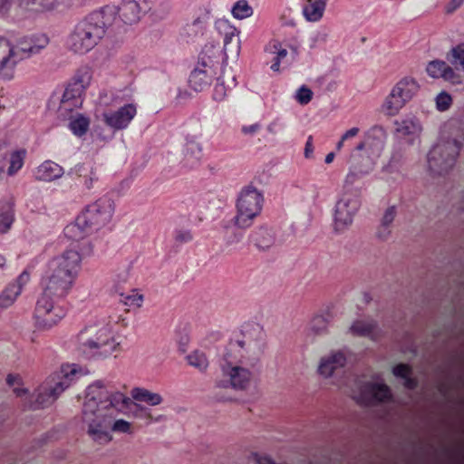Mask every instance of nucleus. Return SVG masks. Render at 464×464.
<instances>
[{
    "label": "nucleus",
    "instance_id": "cd10ccee",
    "mask_svg": "<svg viewBox=\"0 0 464 464\" xmlns=\"http://www.w3.org/2000/svg\"><path fill=\"white\" fill-rule=\"evenodd\" d=\"M85 88L82 84L73 82L71 80L65 87L60 102L66 103L72 101V105L77 107L82 104V96L84 93Z\"/></svg>",
    "mask_w": 464,
    "mask_h": 464
},
{
    "label": "nucleus",
    "instance_id": "c85d7f7f",
    "mask_svg": "<svg viewBox=\"0 0 464 464\" xmlns=\"http://www.w3.org/2000/svg\"><path fill=\"white\" fill-rule=\"evenodd\" d=\"M249 240L257 248L265 250L269 248L274 244L275 237L268 228L260 227L251 233Z\"/></svg>",
    "mask_w": 464,
    "mask_h": 464
},
{
    "label": "nucleus",
    "instance_id": "a878e982",
    "mask_svg": "<svg viewBox=\"0 0 464 464\" xmlns=\"http://www.w3.org/2000/svg\"><path fill=\"white\" fill-rule=\"evenodd\" d=\"M327 0H307L303 6V14L309 22H318L322 19Z\"/></svg>",
    "mask_w": 464,
    "mask_h": 464
},
{
    "label": "nucleus",
    "instance_id": "69168bd1",
    "mask_svg": "<svg viewBox=\"0 0 464 464\" xmlns=\"http://www.w3.org/2000/svg\"><path fill=\"white\" fill-rule=\"evenodd\" d=\"M355 150H357V151L367 150L368 151V144H367L365 139L356 145Z\"/></svg>",
    "mask_w": 464,
    "mask_h": 464
},
{
    "label": "nucleus",
    "instance_id": "6ab92c4d",
    "mask_svg": "<svg viewBox=\"0 0 464 464\" xmlns=\"http://www.w3.org/2000/svg\"><path fill=\"white\" fill-rule=\"evenodd\" d=\"M83 219L84 218H82V213L78 214V216L75 218V220L68 224L63 228L64 237L73 240V243L90 241L85 237L93 231L89 226V224L85 225Z\"/></svg>",
    "mask_w": 464,
    "mask_h": 464
},
{
    "label": "nucleus",
    "instance_id": "a211bd4d",
    "mask_svg": "<svg viewBox=\"0 0 464 464\" xmlns=\"http://www.w3.org/2000/svg\"><path fill=\"white\" fill-rule=\"evenodd\" d=\"M30 281V273L24 270L16 280L10 283L0 295V307L7 308L11 306L16 298L20 295L23 287Z\"/></svg>",
    "mask_w": 464,
    "mask_h": 464
},
{
    "label": "nucleus",
    "instance_id": "a19ab883",
    "mask_svg": "<svg viewBox=\"0 0 464 464\" xmlns=\"http://www.w3.org/2000/svg\"><path fill=\"white\" fill-rule=\"evenodd\" d=\"M92 78V70L91 66L84 64L80 66L71 80L80 84H82L85 88L91 83Z\"/></svg>",
    "mask_w": 464,
    "mask_h": 464
},
{
    "label": "nucleus",
    "instance_id": "e433bc0d",
    "mask_svg": "<svg viewBox=\"0 0 464 464\" xmlns=\"http://www.w3.org/2000/svg\"><path fill=\"white\" fill-rule=\"evenodd\" d=\"M26 151L24 150H14L12 153L8 152L9 166L6 173L8 176H14L24 166Z\"/></svg>",
    "mask_w": 464,
    "mask_h": 464
},
{
    "label": "nucleus",
    "instance_id": "1a4fd4ad",
    "mask_svg": "<svg viewBox=\"0 0 464 464\" xmlns=\"http://www.w3.org/2000/svg\"><path fill=\"white\" fill-rule=\"evenodd\" d=\"M57 389L58 376L53 374L36 389L34 396H29V391L25 388H14V393L19 398L25 396L24 410L35 411L51 405L56 398Z\"/></svg>",
    "mask_w": 464,
    "mask_h": 464
},
{
    "label": "nucleus",
    "instance_id": "3c124183",
    "mask_svg": "<svg viewBox=\"0 0 464 464\" xmlns=\"http://www.w3.org/2000/svg\"><path fill=\"white\" fill-rule=\"evenodd\" d=\"M56 0H27L28 5H37L44 10H49L54 7Z\"/></svg>",
    "mask_w": 464,
    "mask_h": 464
},
{
    "label": "nucleus",
    "instance_id": "bb28decb",
    "mask_svg": "<svg viewBox=\"0 0 464 464\" xmlns=\"http://www.w3.org/2000/svg\"><path fill=\"white\" fill-rule=\"evenodd\" d=\"M15 221L14 204L6 201L0 205V233H8Z\"/></svg>",
    "mask_w": 464,
    "mask_h": 464
},
{
    "label": "nucleus",
    "instance_id": "4d7b16f0",
    "mask_svg": "<svg viewBox=\"0 0 464 464\" xmlns=\"http://www.w3.org/2000/svg\"><path fill=\"white\" fill-rule=\"evenodd\" d=\"M260 129H261V126L259 123H254L251 125H244L241 128V131H242V133H244L246 135H253L256 132H257Z\"/></svg>",
    "mask_w": 464,
    "mask_h": 464
},
{
    "label": "nucleus",
    "instance_id": "6e6d98bb",
    "mask_svg": "<svg viewBox=\"0 0 464 464\" xmlns=\"http://www.w3.org/2000/svg\"><path fill=\"white\" fill-rule=\"evenodd\" d=\"M226 96V89L224 84H216L213 92V99L215 101H223Z\"/></svg>",
    "mask_w": 464,
    "mask_h": 464
},
{
    "label": "nucleus",
    "instance_id": "bf43d9fd",
    "mask_svg": "<svg viewBox=\"0 0 464 464\" xmlns=\"http://www.w3.org/2000/svg\"><path fill=\"white\" fill-rule=\"evenodd\" d=\"M403 380L405 388L409 390H414L418 387V381L416 378L408 375L407 377L403 378Z\"/></svg>",
    "mask_w": 464,
    "mask_h": 464
},
{
    "label": "nucleus",
    "instance_id": "37998d69",
    "mask_svg": "<svg viewBox=\"0 0 464 464\" xmlns=\"http://www.w3.org/2000/svg\"><path fill=\"white\" fill-rule=\"evenodd\" d=\"M123 297L122 302L129 306H136L140 307L144 301L143 295H140L137 292V290H132L130 295H121Z\"/></svg>",
    "mask_w": 464,
    "mask_h": 464
},
{
    "label": "nucleus",
    "instance_id": "412c9836",
    "mask_svg": "<svg viewBox=\"0 0 464 464\" xmlns=\"http://www.w3.org/2000/svg\"><path fill=\"white\" fill-rule=\"evenodd\" d=\"M85 374L82 367L76 363H66L60 366V392L74 384Z\"/></svg>",
    "mask_w": 464,
    "mask_h": 464
},
{
    "label": "nucleus",
    "instance_id": "72a5a7b5",
    "mask_svg": "<svg viewBox=\"0 0 464 464\" xmlns=\"http://www.w3.org/2000/svg\"><path fill=\"white\" fill-rule=\"evenodd\" d=\"M35 179L49 182L58 178L57 164L52 160H45L35 171Z\"/></svg>",
    "mask_w": 464,
    "mask_h": 464
},
{
    "label": "nucleus",
    "instance_id": "58836bf2",
    "mask_svg": "<svg viewBox=\"0 0 464 464\" xmlns=\"http://www.w3.org/2000/svg\"><path fill=\"white\" fill-rule=\"evenodd\" d=\"M185 158L191 164L198 163L202 158V146L195 140H188L185 145Z\"/></svg>",
    "mask_w": 464,
    "mask_h": 464
},
{
    "label": "nucleus",
    "instance_id": "4c0bfd02",
    "mask_svg": "<svg viewBox=\"0 0 464 464\" xmlns=\"http://www.w3.org/2000/svg\"><path fill=\"white\" fill-rule=\"evenodd\" d=\"M204 24V20L201 17L193 19L192 22L186 24L183 27L182 35L185 36L188 41L194 39L203 34L205 28Z\"/></svg>",
    "mask_w": 464,
    "mask_h": 464
},
{
    "label": "nucleus",
    "instance_id": "dca6fc26",
    "mask_svg": "<svg viewBox=\"0 0 464 464\" xmlns=\"http://www.w3.org/2000/svg\"><path fill=\"white\" fill-rule=\"evenodd\" d=\"M215 77V72L211 65L202 58L197 67L191 72L188 83L195 92H202L208 88Z\"/></svg>",
    "mask_w": 464,
    "mask_h": 464
},
{
    "label": "nucleus",
    "instance_id": "20e7f679",
    "mask_svg": "<svg viewBox=\"0 0 464 464\" xmlns=\"http://www.w3.org/2000/svg\"><path fill=\"white\" fill-rule=\"evenodd\" d=\"M48 37L44 34H34L21 40L13 47L8 40L0 37V72L2 76L10 80L14 76V68L21 60L39 53L48 44Z\"/></svg>",
    "mask_w": 464,
    "mask_h": 464
},
{
    "label": "nucleus",
    "instance_id": "a18cd8bd",
    "mask_svg": "<svg viewBox=\"0 0 464 464\" xmlns=\"http://www.w3.org/2000/svg\"><path fill=\"white\" fill-rule=\"evenodd\" d=\"M313 94L311 89L303 85L297 90L295 99L300 104L306 105L312 101Z\"/></svg>",
    "mask_w": 464,
    "mask_h": 464
},
{
    "label": "nucleus",
    "instance_id": "6e6552de",
    "mask_svg": "<svg viewBox=\"0 0 464 464\" xmlns=\"http://www.w3.org/2000/svg\"><path fill=\"white\" fill-rule=\"evenodd\" d=\"M220 376L216 380V385L219 388L244 391L252 379V372L239 362H236L229 353H226L220 363Z\"/></svg>",
    "mask_w": 464,
    "mask_h": 464
},
{
    "label": "nucleus",
    "instance_id": "39448f33",
    "mask_svg": "<svg viewBox=\"0 0 464 464\" xmlns=\"http://www.w3.org/2000/svg\"><path fill=\"white\" fill-rule=\"evenodd\" d=\"M120 338L111 322L102 326L88 325L78 335L79 348L83 353L107 357L121 350Z\"/></svg>",
    "mask_w": 464,
    "mask_h": 464
},
{
    "label": "nucleus",
    "instance_id": "13d9d810",
    "mask_svg": "<svg viewBox=\"0 0 464 464\" xmlns=\"http://www.w3.org/2000/svg\"><path fill=\"white\" fill-rule=\"evenodd\" d=\"M57 100L58 99H57V97L55 96L54 93L48 100L46 107H47V111L50 113H56V112H58Z\"/></svg>",
    "mask_w": 464,
    "mask_h": 464
},
{
    "label": "nucleus",
    "instance_id": "774afa93",
    "mask_svg": "<svg viewBox=\"0 0 464 464\" xmlns=\"http://www.w3.org/2000/svg\"><path fill=\"white\" fill-rule=\"evenodd\" d=\"M334 152H330V153H328L325 156L324 161H325L326 164H330V163H332L334 161Z\"/></svg>",
    "mask_w": 464,
    "mask_h": 464
},
{
    "label": "nucleus",
    "instance_id": "f257e3e1",
    "mask_svg": "<svg viewBox=\"0 0 464 464\" xmlns=\"http://www.w3.org/2000/svg\"><path fill=\"white\" fill-rule=\"evenodd\" d=\"M132 404L130 398L102 381L90 384L82 411V423L89 437L99 444H107L112 440L111 431L132 433L129 421L116 420L119 414L127 413Z\"/></svg>",
    "mask_w": 464,
    "mask_h": 464
},
{
    "label": "nucleus",
    "instance_id": "f8f14e48",
    "mask_svg": "<svg viewBox=\"0 0 464 464\" xmlns=\"http://www.w3.org/2000/svg\"><path fill=\"white\" fill-rule=\"evenodd\" d=\"M361 207L360 191H343L335 203L334 227L336 232H343L353 223Z\"/></svg>",
    "mask_w": 464,
    "mask_h": 464
},
{
    "label": "nucleus",
    "instance_id": "e2e57ef3",
    "mask_svg": "<svg viewBox=\"0 0 464 464\" xmlns=\"http://www.w3.org/2000/svg\"><path fill=\"white\" fill-rule=\"evenodd\" d=\"M464 3V0H450L447 6V12L451 13L454 12L456 9L461 6V5Z\"/></svg>",
    "mask_w": 464,
    "mask_h": 464
},
{
    "label": "nucleus",
    "instance_id": "2eb2a0df",
    "mask_svg": "<svg viewBox=\"0 0 464 464\" xmlns=\"http://www.w3.org/2000/svg\"><path fill=\"white\" fill-rule=\"evenodd\" d=\"M151 1L122 0L120 6H112L116 9V15L118 14L124 24H132L140 20L141 13L150 9Z\"/></svg>",
    "mask_w": 464,
    "mask_h": 464
},
{
    "label": "nucleus",
    "instance_id": "79ce46f5",
    "mask_svg": "<svg viewBox=\"0 0 464 464\" xmlns=\"http://www.w3.org/2000/svg\"><path fill=\"white\" fill-rule=\"evenodd\" d=\"M328 325V322L324 315H315L310 322V329L316 334H323Z\"/></svg>",
    "mask_w": 464,
    "mask_h": 464
},
{
    "label": "nucleus",
    "instance_id": "b1692460",
    "mask_svg": "<svg viewBox=\"0 0 464 464\" xmlns=\"http://www.w3.org/2000/svg\"><path fill=\"white\" fill-rule=\"evenodd\" d=\"M345 362L346 357L342 352L334 353L328 357L322 358L318 372L324 377H330L336 369L344 366Z\"/></svg>",
    "mask_w": 464,
    "mask_h": 464
},
{
    "label": "nucleus",
    "instance_id": "423d86ee",
    "mask_svg": "<svg viewBox=\"0 0 464 464\" xmlns=\"http://www.w3.org/2000/svg\"><path fill=\"white\" fill-rule=\"evenodd\" d=\"M92 254V243L82 241L71 244L60 256V296L72 288L82 269V260Z\"/></svg>",
    "mask_w": 464,
    "mask_h": 464
},
{
    "label": "nucleus",
    "instance_id": "7c9ffc66",
    "mask_svg": "<svg viewBox=\"0 0 464 464\" xmlns=\"http://www.w3.org/2000/svg\"><path fill=\"white\" fill-rule=\"evenodd\" d=\"M396 133L401 137H411L418 135L420 131V125L419 121L414 118H407L401 121H397Z\"/></svg>",
    "mask_w": 464,
    "mask_h": 464
},
{
    "label": "nucleus",
    "instance_id": "f704fd0d",
    "mask_svg": "<svg viewBox=\"0 0 464 464\" xmlns=\"http://www.w3.org/2000/svg\"><path fill=\"white\" fill-rule=\"evenodd\" d=\"M90 120L82 114H76L71 117L68 127L69 130L78 137H82L89 130Z\"/></svg>",
    "mask_w": 464,
    "mask_h": 464
},
{
    "label": "nucleus",
    "instance_id": "4be33fe9",
    "mask_svg": "<svg viewBox=\"0 0 464 464\" xmlns=\"http://www.w3.org/2000/svg\"><path fill=\"white\" fill-rule=\"evenodd\" d=\"M219 30L224 31V52L227 55L228 53H238L240 50V41L238 38L239 31L226 22L219 24Z\"/></svg>",
    "mask_w": 464,
    "mask_h": 464
},
{
    "label": "nucleus",
    "instance_id": "f03ea898",
    "mask_svg": "<svg viewBox=\"0 0 464 464\" xmlns=\"http://www.w3.org/2000/svg\"><path fill=\"white\" fill-rule=\"evenodd\" d=\"M116 19V9L105 5L79 21L66 40L67 48L74 53L85 54L99 44L107 29Z\"/></svg>",
    "mask_w": 464,
    "mask_h": 464
},
{
    "label": "nucleus",
    "instance_id": "c03bdc74",
    "mask_svg": "<svg viewBox=\"0 0 464 464\" xmlns=\"http://www.w3.org/2000/svg\"><path fill=\"white\" fill-rule=\"evenodd\" d=\"M451 63L464 70V44H459L451 51Z\"/></svg>",
    "mask_w": 464,
    "mask_h": 464
},
{
    "label": "nucleus",
    "instance_id": "393cba45",
    "mask_svg": "<svg viewBox=\"0 0 464 464\" xmlns=\"http://www.w3.org/2000/svg\"><path fill=\"white\" fill-rule=\"evenodd\" d=\"M372 162L369 161L368 164L363 167L352 166L344 179L343 191H359L358 189H354L353 186L372 170Z\"/></svg>",
    "mask_w": 464,
    "mask_h": 464
},
{
    "label": "nucleus",
    "instance_id": "0e129e2a",
    "mask_svg": "<svg viewBox=\"0 0 464 464\" xmlns=\"http://www.w3.org/2000/svg\"><path fill=\"white\" fill-rule=\"evenodd\" d=\"M438 391L440 392V394H442L443 396H447L449 392H450V387L446 384V383H440L439 386H438Z\"/></svg>",
    "mask_w": 464,
    "mask_h": 464
},
{
    "label": "nucleus",
    "instance_id": "de8ad7c7",
    "mask_svg": "<svg viewBox=\"0 0 464 464\" xmlns=\"http://www.w3.org/2000/svg\"><path fill=\"white\" fill-rule=\"evenodd\" d=\"M174 238L176 242L185 244L193 240V235L188 229H176L174 231Z\"/></svg>",
    "mask_w": 464,
    "mask_h": 464
},
{
    "label": "nucleus",
    "instance_id": "aec40b11",
    "mask_svg": "<svg viewBox=\"0 0 464 464\" xmlns=\"http://www.w3.org/2000/svg\"><path fill=\"white\" fill-rule=\"evenodd\" d=\"M364 138L368 144V151L371 155L379 157L384 148L386 131L382 126L375 125L369 129Z\"/></svg>",
    "mask_w": 464,
    "mask_h": 464
},
{
    "label": "nucleus",
    "instance_id": "f3484780",
    "mask_svg": "<svg viewBox=\"0 0 464 464\" xmlns=\"http://www.w3.org/2000/svg\"><path fill=\"white\" fill-rule=\"evenodd\" d=\"M392 397L389 386L384 383L366 382L361 389L362 401L367 404L388 401Z\"/></svg>",
    "mask_w": 464,
    "mask_h": 464
},
{
    "label": "nucleus",
    "instance_id": "9b49d317",
    "mask_svg": "<svg viewBox=\"0 0 464 464\" xmlns=\"http://www.w3.org/2000/svg\"><path fill=\"white\" fill-rule=\"evenodd\" d=\"M419 90V84L411 77L401 79L385 98L382 109L389 116H395L409 102Z\"/></svg>",
    "mask_w": 464,
    "mask_h": 464
},
{
    "label": "nucleus",
    "instance_id": "680f3d73",
    "mask_svg": "<svg viewBox=\"0 0 464 464\" xmlns=\"http://www.w3.org/2000/svg\"><path fill=\"white\" fill-rule=\"evenodd\" d=\"M6 382L9 386H13L14 383L23 384V380L19 374H8Z\"/></svg>",
    "mask_w": 464,
    "mask_h": 464
},
{
    "label": "nucleus",
    "instance_id": "9d476101",
    "mask_svg": "<svg viewBox=\"0 0 464 464\" xmlns=\"http://www.w3.org/2000/svg\"><path fill=\"white\" fill-rule=\"evenodd\" d=\"M115 212V202L107 195L86 205L81 211L83 222L89 224L93 232L109 225Z\"/></svg>",
    "mask_w": 464,
    "mask_h": 464
},
{
    "label": "nucleus",
    "instance_id": "5fc2aeb1",
    "mask_svg": "<svg viewBox=\"0 0 464 464\" xmlns=\"http://www.w3.org/2000/svg\"><path fill=\"white\" fill-rule=\"evenodd\" d=\"M8 157V150L5 143L0 142V163H3ZM5 169L4 166L0 165V181L3 179Z\"/></svg>",
    "mask_w": 464,
    "mask_h": 464
},
{
    "label": "nucleus",
    "instance_id": "c756f323",
    "mask_svg": "<svg viewBox=\"0 0 464 464\" xmlns=\"http://www.w3.org/2000/svg\"><path fill=\"white\" fill-rule=\"evenodd\" d=\"M265 51L275 55L270 69L274 72H279L281 61L286 57L287 50L282 47L280 41L273 39L266 45Z\"/></svg>",
    "mask_w": 464,
    "mask_h": 464
},
{
    "label": "nucleus",
    "instance_id": "7ed1b4c3",
    "mask_svg": "<svg viewBox=\"0 0 464 464\" xmlns=\"http://www.w3.org/2000/svg\"><path fill=\"white\" fill-rule=\"evenodd\" d=\"M58 260L53 258L47 265L43 278V294L36 303L34 318L36 325L41 329H49L57 322V314L53 310L58 299Z\"/></svg>",
    "mask_w": 464,
    "mask_h": 464
},
{
    "label": "nucleus",
    "instance_id": "8fccbe9b",
    "mask_svg": "<svg viewBox=\"0 0 464 464\" xmlns=\"http://www.w3.org/2000/svg\"><path fill=\"white\" fill-rule=\"evenodd\" d=\"M395 216H396L395 207L392 206V207L388 208L382 217V228L384 230L388 229L390 225L394 220Z\"/></svg>",
    "mask_w": 464,
    "mask_h": 464
},
{
    "label": "nucleus",
    "instance_id": "052dcab7",
    "mask_svg": "<svg viewBox=\"0 0 464 464\" xmlns=\"http://www.w3.org/2000/svg\"><path fill=\"white\" fill-rule=\"evenodd\" d=\"M360 132V129L358 127L351 128L350 130H346L343 135V140H348L355 136L358 135Z\"/></svg>",
    "mask_w": 464,
    "mask_h": 464
},
{
    "label": "nucleus",
    "instance_id": "49530a36",
    "mask_svg": "<svg viewBox=\"0 0 464 464\" xmlns=\"http://www.w3.org/2000/svg\"><path fill=\"white\" fill-rule=\"evenodd\" d=\"M451 103V96L445 92H440L436 98V106L440 111H447L450 107Z\"/></svg>",
    "mask_w": 464,
    "mask_h": 464
},
{
    "label": "nucleus",
    "instance_id": "ddd939ff",
    "mask_svg": "<svg viewBox=\"0 0 464 464\" xmlns=\"http://www.w3.org/2000/svg\"><path fill=\"white\" fill-rule=\"evenodd\" d=\"M461 147V142L457 140L434 146L427 156L429 169L437 174L447 172L454 166Z\"/></svg>",
    "mask_w": 464,
    "mask_h": 464
},
{
    "label": "nucleus",
    "instance_id": "4468645a",
    "mask_svg": "<svg viewBox=\"0 0 464 464\" xmlns=\"http://www.w3.org/2000/svg\"><path fill=\"white\" fill-rule=\"evenodd\" d=\"M137 114V107L133 103H128L120 107L117 111H110L102 113L104 123L113 130H121L129 127Z\"/></svg>",
    "mask_w": 464,
    "mask_h": 464
},
{
    "label": "nucleus",
    "instance_id": "ea45409f",
    "mask_svg": "<svg viewBox=\"0 0 464 464\" xmlns=\"http://www.w3.org/2000/svg\"><path fill=\"white\" fill-rule=\"evenodd\" d=\"M231 13L236 19L242 20L252 16L254 11L246 0H238L233 5Z\"/></svg>",
    "mask_w": 464,
    "mask_h": 464
},
{
    "label": "nucleus",
    "instance_id": "864d4df0",
    "mask_svg": "<svg viewBox=\"0 0 464 464\" xmlns=\"http://www.w3.org/2000/svg\"><path fill=\"white\" fill-rule=\"evenodd\" d=\"M314 139L313 136H308L305 146L304 155L305 159H312L314 157Z\"/></svg>",
    "mask_w": 464,
    "mask_h": 464
},
{
    "label": "nucleus",
    "instance_id": "0eeeda50",
    "mask_svg": "<svg viewBox=\"0 0 464 464\" xmlns=\"http://www.w3.org/2000/svg\"><path fill=\"white\" fill-rule=\"evenodd\" d=\"M265 202L264 195L252 185L240 190L237 201V213L233 218L234 225L241 229L249 228L255 219L261 214Z\"/></svg>",
    "mask_w": 464,
    "mask_h": 464
},
{
    "label": "nucleus",
    "instance_id": "603ef678",
    "mask_svg": "<svg viewBox=\"0 0 464 464\" xmlns=\"http://www.w3.org/2000/svg\"><path fill=\"white\" fill-rule=\"evenodd\" d=\"M98 180V176L96 170L92 168L90 170L89 176H85L83 178V185L87 189H92L93 188L94 182Z\"/></svg>",
    "mask_w": 464,
    "mask_h": 464
},
{
    "label": "nucleus",
    "instance_id": "5701e85b",
    "mask_svg": "<svg viewBox=\"0 0 464 464\" xmlns=\"http://www.w3.org/2000/svg\"><path fill=\"white\" fill-rule=\"evenodd\" d=\"M426 71L432 78H443L445 81L453 83L458 82V75L454 72L453 69L443 61L435 60L429 63Z\"/></svg>",
    "mask_w": 464,
    "mask_h": 464
},
{
    "label": "nucleus",
    "instance_id": "c9c22d12",
    "mask_svg": "<svg viewBox=\"0 0 464 464\" xmlns=\"http://www.w3.org/2000/svg\"><path fill=\"white\" fill-rule=\"evenodd\" d=\"M188 365L196 368L200 372H204L208 368L209 362L206 353L200 350H194L186 356Z\"/></svg>",
    "mask_w": 464,
    "mask_h": 464
},
{
    "label": "nucleus",
    "instance_id": "09e8293b",
    "mask_svg": "<svg viewBox=\"0 0 464 464\" xmlns=\"http://www.w3.org/2000/svg\"><path fill=\"white\" fill-rule=\"evenodd\" d=\"M392 373L394 376L403 379L411 375L412 368L409 364L399 363L392 368Z\"/></svg>",
    "mask_w": 464,
    "mask_h": 464
},
{
    "label": "nucleus",
    "instance_id": "2f4dec72",
    "mask_svg": "<svg viewBox=\"0 0 464 464\" xmlns=\"http://www.w3.org/2000/svg\"><path fill=\"white\" fill-rule=\"evenodd\" d=\"M377 329V323L373 320H357L350 327L353 335L361 337H369L374 339V334Z\"/></svg>",
    "mask_w": 464,
    "mask_h": 464
},
{
    "label": "nucleus",
    "instance_id": "338daca9",
    "mask_svg": "<svg viewBox=\"0 0 464 464\" xmlns=\"http://www.w3.org/2000/svg\"><path fill=\"white\" fill-rule=\"evenodd\" d=\"M12 3V0H0V11L7 9Z\"/></svg>",
    "mask_w": 464,
    "mask_h": 464
},
{
    "label": "nucleus",
    "instance_id": "473e14b6",
    "mask_svg": "<svg viewBox=\"0 0 464 464\" xmlns=\"http://www.w3.org/2000/svg\"><path fill=\"white\" fill-rule=\"evenodd\" d=\"M130 394H131V397L133 400L141 401V402H146L147 404H149L150 406L160 405L163 401L160 394L152 392L144 388H139V387L133 388L131 390Z\"/></svg>",
    "mask_w": 464,
    "mask_h": 464
}]
</instances>
